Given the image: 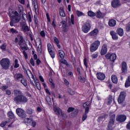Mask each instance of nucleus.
<instances>
[{
	"label": "nucleus",
	"instance_id": "nucleus-1",
	"mask_svg": "<svg viewBox=\"0 0 130 130\" xmlns=\"http://www.w3.org/2000/svg\"><path fill=\"white\" fill-rule=\"evenodd\" d=\"M9 16L10 19L15 21V23H19L20 20H21L19 13L16 11L12 9L10 10Z\"/></svg>",
	"mask_w": 130,
	"mask_h": 130
},
{
	"label": "nucleus",
	"instance_id": "nucleus-2",
	"mask_svg": "<svg viewBox=\"0 0 130 130\" xmlns=\"http://www.w3.org/2000/svg\"><path fill=\"white\" fill-rule=\"evenodd\" d=\"M14 101L17 104H19V103H22L24 104L25 103H27L28 102V98H27L25 96L20 94L17 96H16L14 99Z\"/></svg>",
	"mask_w": 130,
	"mask_h": 130
},
{
	"label": "nucleus",
	"instance_id": "nucleus-3",
	"mask_svg": "<svg viewBox=\"0 0 130 130\" xmlns=\"http://www.w3.org/2000/svg\"><path fill=\"white\" fill-rule=\"evenodd\" d=\"M0 64L4 70H9L11 66V61L9 58H3L0 61Z\"/></svg>",
	"mask_w": 130,
	"mask_h": 130
},
{
	"label": "nucleus",
	"instance_id": "nucleus-4",
	"mask_svg": "<svg viewBox=\"0 0 130 130\" xmlns=\"http://www.w3.org/2000/svg\"><path fill=\"white\" fill-rule=\"evenodd\" d=\"M100 45V41H96L90 45V51L91 52H94L98 49V47Z\"/></svg>",
	"mask_w": 130,
	"mask_h": 130
},
{
	"label": "nucleus",
	"instance_id": "nucleus-5",
	"mask_svg": "<svg viewBox=\"0 0 130 130\" xmlns=\"http://www.w3.org/2000/svg\"><path fill=\"white\" fill-rule=\"evenodd\" d=\"M16 113L18 116H19V117H21V118H25V117L27 116L26 112H25L24 110L21 108H17L16 109Z\"/></svg>",
	"mask_w": 130,
	"mask_h": 130
},
{
	"label": "nucleus",
	"instance_id": "nucleus-6",
	"mask_svg": "<svg viewBox=\"0 0 130 130\" xmlns=\"http://www.w3.org/2000/svg\"><path fill=\"white\" fill-rule=\"evenodd\" d=\"M126 95V92L125 91H122L120 93L119 98L118 99V102L119 104H121L124 101L125 99V96Z\"/></svg>",
	"mask_w": 130,
	"mask_h": 130
},
{
	"label": "nucleus",
	"instance_id": "nucleus-7",
	"mask_svg": "<svg viewBox=\"0 0 130 130\" xmlns=\"http://www.w3.org/2000/svg\"><path fill=\"white\" fill-rule=\"evenodd\" d=\"M47 47L49 53H50L52 58H54V57H55V52H54L53 51V48L52 47V46L51 44H50V43H49L47 45Z\"/></svg>",
	"mask_w": 130,
	"mask_h": 130
},
{
	"label": "nucleus",
	"instance_id": "nucleus-8",
	"mask_svg": "<svg viewBox=\"0 0 130 130\" xmlns=\"http://www.w3.org/2000/svg\"><path fill=\"white\" fill-rule=\"evenodd\" d=\"M107 59H110V61H114L116 59V55L114 53H108L106 55Z\"/></svg>",
	"mask_w": 130,
	"mask_h": 130
},
{
	"label": "nucleus",
	"instance_id": "nucleus-9",
	"mask_svg": "<svg viewBox=\"0 0 130 130\" xmlns=\"http://www.w3.org/2000/svg\"><path fill=\"white\" fill-rule=\"evenodd\" d=\"M126 120V116L124 115H119L117 116L116 120L119 121V122H124Z\"/></svg>",
	"mask_w": 130,
	"mask_h": 130
},
{
	"label": "nucleus",
	"instance_id": "nucleus-10",
	"mask_svg": "<svg viewBox=\"0 0 130 130\" xmlns=\"http://www.w3.org/2000/svg\"><path fill=\"white\" fill-rule=\"evenodd\" d=\"M36 45L37 46V50L38 52H41V48H42V45L41 43V39H40V38H38L37 39Z\"/></svg>",
	"mask_w": 130,
	"mask_h": 130
},
{
	"label": "nucleus",
	"instance_id": "nucleus-11",
	"mask_svg": "<svg viewBox=\"0 0 130 130\" xmlns=\"http://www.w3.org/2000/svg\"><path fill=\"white\" fill-rule=\"evenodd\" d=\"M111 5L113 8H119V7L121 6V4H120V1L119 0H113L111 2Z\"/></svg>",
	"mask_w": 130,
	"mask_h": 130
},
{
	"label": "nucleus",
	"instance_id": "nucleus-12",
	"mask_svg": "<svg viewBox=\"0 0 130 130\" xmlns=\"http://www.w3.org/2000/svg\"><path fill=\"white\" fill-rule=\"evenodd\" d=\"M90 28H91V25L90 24V23L86 22L85 23V25L82 27V31L84 33H88Z\"/></svg>",
	"mask_w": 130,
	"mask_h": 130
},
{
	"label": "nucleus",
	"instance_id": "nucleus-13",
	"mask_svg": "<svg viewBox=\"0 0 130 130\" xmlns=\"http://www.w3.org/2000/svg\"><path fill=\"white\" fill-rule=\"evenodd\" d=\"M14 80L16 82H19L20 80H22L23 78H24V76H23V74H20V73H16L14 75Z\"/></svg>",
	"mask_w": 130,
	"mask_h": 130
},
{
	"label": "nucleus",
	"instance_id": "nucleus-14",
	"mask_svg": "<svg viewBox=\"0 0 130 130\" xmlns=\"http://www.w3.org/2000/svg\"><path fill=\"white\" fill-rule=\"evenodd\" d=\"M114 121H115V114H113L111 116L108 126L113 127V126L114 125Z\"/></svg>",
	"mask_w": 130,
	"mask_h": 130
},
{
	"label": "nucleus",
	"instance_id": "nucleus-15",
	"mask_svg": "<svg viewBox=\"0 0 130 130\" xmlns=\"http://www.w3.org/2000/svg\"><path fill=\"white\" fill-rule=\"evenodd\" d=\"M106 53H107V44H104L102 46L101 54V55H105Z\"/></svg>",
	"mask_w": 130,
	"mask_h": 130
},
{
	"label": "nucleus",
	"instance_id": "nucleus-16",
	"mask_svg": "<svg viewBox=\"0 0 130 130\" xmlns=\"http://www.w3.org/2000/svg\"><path fill=\"white\" fill-rule=\"evenodd\" d=\"M32 6L34 8L36 14H38L39 13V9L38 8V3L36 0L32 1Z\"/></svg>",
	"mask_w": 130,
	"mask_h": 130
},
{
	"label": "nucleus",
	"instance_id": "nucleus-17",
	"mask_svg": "<svg viewBox=\"0 0 130 130\" xmlns=\"http://www.w3.org/2000/svg\"><path fill=\"white\" fill-rule=\"evenodd\" d=\"M19 46L20 47V48L22 49V50H23V55H24L25 58L27 59L28 58V55L27 54V53H26V51H25V50H27V48L26 46H25V44L24 45H19Z\"/></svg>",
	"mask_w": 130,
	"mask_h": 130
},
{
	"label": "nucleus",
	"instance_id": "nucleus-18",
	"mask_svg": "<svg viewBox=\"0 0 130 130\" xmlns=\"http://www.w3.org/2000/svg\"><path fill=\"white\" fill-rule=\"evenodd\" d=\"M17 37L19 41L18 43L19 45H24L25 44V40L23 38V37L21 35H18Z\"/></svg>",
	"mask_w": 130,
	"mask_h": 130
},
{
	"label": "nucleus",
	"instance_id": "nucleus-19",
	"mask_svg": "<svg viewBox=\"0 0 130 130\" xmlns=\"http://www.w3.org/2000/svg\"><path fill=\"white\" fill-rule=\"evenodd\" d=\"M96 77L98 80L102 81L105 79V75L102 73H98L96 74Z\"/></svg>",
	"mask_w": 130,
	"mask_h": 130
},
{
	"label": "nucleus",
	"instance_id": "nucleus-20",
	"mask_svg": "<svg viewBox=\"0 0 130 130\" xmlns=\"http://www.w3.org/2000/svg\"><path fill=\"white\" fill-rule=\"evenodd\" d=\"M122 73H126L127 72V66L126 62H122L121 63Z\"/></svg>",
	"mask_w": 130,
	"mask_h": 130
},
{
	"label": "nucleus",
	"instance_id": "nucleus-21",
	"mask_svg": "<svg viewBox=\"0 0 130 130\" xmlns=\"http://www.w3.org/2000/svg\"><path fill=\"white\" fill-rule=\"evenodd\" d=\"M110 34L113 40H117V39H118V36H117V35L116 34V32H115V31H110Z\"/></svg>",
	"mask_w": 130,
	"mask_h": 130
},
{
	"label": "nucleus",
	"instance_id": "nucleus-22",
	"mask_svg": "<svg viewBox=\"0 0 130 130\" xmlns=\"http://www.w3.org/2000/svg\"><path fill=\"white\" fill-rule=\"evenodd\" d=\"M54 112H55L56 114L57 115H58V117H59L60 112L61 113V112H62L61 109H60L58 107H56L54 106Z\"/></svg>",
	"mask_w": 130,
	"mask_h": 130
},
{
	"label": "nucleus",
	"instance_id": "nucleus-23",
	"mask_svg": "<svg viewBox=\"0 0 130 130\" xmlns=\"http://www.w3.org/2000/svg\"><path fill=\"white\" fill-rule=\"evenodd\" d=\"M117 34H118L119 36H123V35L124 34V32H123V29L121 28H117L116 30Z\"/></svg>",
	"mask_w": 130,
	"mask_h": 130
},
{
	"label": "nucleus",
	"instance_id": "nucleus-24",
	"mask_svg": "<svg viewBox=\"0 0 130 130\" xmlns=\"http://www.w3.org/2000/svg\"><path fill=\"white\" fill-rule=\"evenodd\" d=\"M108 25L110 27H114L116 25V21L114 19H111L109 21Z\"/></svg>",
	"mask_w": 130,
	"mask_h": 130
},
{
	"label": "nucleus",
	"instance_id": "nucleus-25",
	"mask_svg": "<svg viewBox=\"0 0 130 130\" xmlns=\"http://www.w3.org/2000/svg\"><path fill=\"white\" fill-rule=\"evenodd\" d=\"M22 29L23 32H28V31H30V29H29V26H28L27 24L25 23L22 24Z\"/></svg>",
	"mask_w": 130,
	"mask_h": 130
},
{
	"label": "nucleus",
	"instance_id": "nucleus-26",
	"mask_svg": "<svg viewBox=\"0 0 130 130\" xmlns=\"http://www.w3.org/2000/svg\"><path fill=\"white\" fill-rule=\"evenodd\" d=\"M58 56L61 58V59H63L64 58V52H63L62 50H59L58 51Z\"/></svg>",
	"mask_w": 130,
	"mask_h": 130
},
{
	"label": "nucleus",
	"instance_id": "nucleus-27",
	"mask_svg": "<svg viewBox=\"0 0 130 130\" xmlns=\"http://www.w3.org/2000/svg\"><path fill=\"white\" fill-rule=\"evenodd\" d=\"M74 111L75 114H78V113H79V110L78 109L75 110V108H74L73 107H69L68 110V112L70 113Z\"/></svg>",
	"mask_w": 130,
	"mask_h": 130
},
{
	"label": "nucleus",
	"instance_id": "nucleus-28",
	"mask_svg": "<svg viewBox=\"0 0 130 130\" xmlns=\"http://www.w3.org/2000/svg\"><path fill=\"white\" fill-rule=\"evenodd\" d=\"M59 14L61 17H66V13H64V10L63 7H60L59 9Z\"/></svg>",
	"mask_w": 130,
	"mask_h": 130
},
{
	"label": "nucleus",
	"instance_id": "nucleus-29",
	"mask_svg": "<svg viewBox=\"0 0 130 130\" xmlns=\"http://www.w3.org/2000/svg\"><path fill=\"white\" fill-rule=\"evenodd\" d=\"M98 33V29H94L93 30H92L91 32H90L89 34V35L90 36H96Z\"/></svg>",
	"mask_w": 130,
	"mask_h": 130
},
{
	"label": "nucleus",
	"instance_id": "nucleus-30",
	"mask_svg": "<svg viewBox=\"0 0 130 130\" xmlns=\"http://www.w3.org/2000/svg\"><path fill=\"white\" fill-rule=\"evenodd\" d=\"M112 82L114 83V84H117V82H118V80L117 79V77L115 75H112L111 77Z\"/></svg>",
	"mask_w": 130,
	"mask_h": 130
},
{
	"label": "nucleus",
	"instance_id": "nucleus-31",
	"mask_svg": "<svg viewBox=\"0 0 130 130\" xmlns=\"http://www.w3.org/2000/svg\"><path fill=\"white\" fill-rule=\"evenodd\" d=\"M125 87V88H128V87H130V76H128L127 79L126 80Z\"/></svg>",
	"mask_w": 130,
	"mask_h": 130
},
{
	"label": "nucleus",
	"instance_id": "nucleus-32",
	"mask_svg": "<svg viewBox=\"0 0 130 130\" xmlns=\"http://www.w3.org/2000/svg\"><path fill=\"white\" fill-rule=\"evenodd\" d=\"M20 82L24 87H27V80L26 79L23 78L21 79Z\"/></svg>",
	"mask_w": 130,
	"mask_h": 130
},
{
	"label": "nucleus",
	"instance_id": "nucleus-33",
	"mask_svg": "<svg viewBox=\"0 0 130 130\" xmlns=\"http://www.w3.org/2000/svg\"><path fill=\"white\" fill-rule=\"evenodd\" d=\"M35 84L38 90H41V86L39 83V80L35 81Z\"/></svg>",
	"mask_w": 130,
	"mask_h": 130
},
{
	"label": "nucleus",
	"instance_id": "nucleus-34",
	"mask_svg": "<svg viewBox=\"0 0 130 130\" xmlns=\"http://www.w3.org/2000/svg\"><path fill=\"white\" fill-rule=\"evenodd\" d=\"M8 117L10 118H11L13 119V118H15V115H14V113H13V112L10 111L8 113Z\"/></svg>",
	"mask_w": 130,
	"mask_h": 130
},
{
	"label": "nucleus",
	"instance_id": "nucleus-35",
	"mask_svg": "<svg viewBox=\"0 0 130 130\" xmlns=\"http://www.w3.org/2000/svg\"><path fill=\"white\" fill-rule=\"evenodd\" d=\"M71 22L72 25H75V19H74V15L73 14L71 15V21H69V25H71Z\"/></svg>",
	"mask_w": 130,
	"mask_h": 130
},
{
	"label": "nucleus",
	"instance_id": "nucleus-36",
	"mask_svg": "<svg viewBox=\"0 0 130 130\" xmlns=\"http://www.w3.org/2000/svg\"><path fill=\"white\" fill-rule=\"evenodd\" d=\"M46 101L48 104H49V105H51L52 103H51V99L50 98V96H46Z\"/></svg>",
	"mask_w": 130,
	"mask_h": 130
},
{
	"label": "nucleus",
	"instance_id": "nucleus-37",
	"mask_svg": "<svg viewBox=\"0 0 130 130\" xmlns=\"http://www.w3.org/2000/svg\"><path fill=\"white\" fill-rule=\"evenodd\" d=\"M78 79L79 80L80 82H81V83H85L86 81V79L84 77L79 76Z\"/></svg>",
	"mask_w": 130,
	"mask_h": 130
},
{
	"label": "nucleus",
	"instance_id": "nucleus-38",
	"mask_svg": "<svg viewBox=\"0 0 130 130\" xmlns=\"http://www.w3.org/2000/svg\"><path fill=\"white\" fill-rule=\"evenodd\" d=\"M88 16H89V17H95V13L93 12L92 11H89L88 12Z\"/></svg>",
	"mask_w": 130,
	"mask_h": 130
},
{
	"label": "nucleus",
	"instance_id": "nucleus-39",
	"mask_svg": "<svg viewBox=\"0 0 130 130\" xmlns=\"http://www.w3.org/2000/svg\"><path fill=\"white\" fill-rule=\"evenodd\" d=\"M96 16L97 17V18H102L103 17H104L102 15V13H101V12L100 11H98L96 13Z\"/></svg>",
	"mask_w": 130,
	"mask_h": 130
},
{
	"label": "nucleus",
	"instance_id": "nucleus-40",
	"mask_svg": "<svg viewBox=\"0 0 130 130\" xmlns=\"http://www.w3.org/2000/svg\"><path fill=\"white\" fill-rule=\"evenodd\" d=\"M112 103V98H110L106 101V103L107 105H110Z\"/></svg>",
	"mask_w": 130,
	"mask_h": 130
},
{
	"label": "nucleus",
	"instance_id": "nucleus-41",
	"mask_svg": "<svg viewBox=\"0 0 130 130\" xmlns=\"http://www.w3.org/2000/svg\"><path fill=\"white\" fill-rule=\"evenodd\" d=\"M76 14L78 17H81V16H85V14L83 13V12L78 10L77 11Z\"/></svg>",
	"mask_w": 130,
	"mask_h": 130
},
{
	"label": "nucleus",
	"instance_id": "nucleus-42",
	"mask_svg": "<svg viewBox=\"0 0 130 130\" xmlns=\"http://www.w3.org/2000/svg\"><path fill=\"white\" fill-rule=\"evenodd\" d=\"M34 110L31 108L27 109L26 110V113L27 114H33Z\"/></svg>",
	"mask_w": 130,
	"mask_h": 130
},
{
	"label": "nucleus",
	"instance_id": "nucleus-43",
	"mask_svg": "<svg viewBox=\"0 0 130 130\" xmlns=\"http://www.w3.org/2000/svg\"><path fill=\"white\" fill-rule=\"evenodd\" d=\"M91 105V103L90 102H87L85 103H84L83 105V107L87 108L88 106Z\"/></svg>",
	"mask_w": 130,
	"mask_h": 130
},
{
	"label": "nucleus",
	"instance_id": "nucleus-44",
	"mask_svg": "<svg viewBox=\"0 0 130 130\" xmlns=\"http://www.w3.org/2000/svg\"><path fill=\"white\" fill-rule=\"evenodd\" d=\"M10 31L12 34H18V31H17V29H14V28H11Z\"/></svg>",
	"mask_w": 130,
	"mask_h": 130
},
{
	"label": "nucleus",
	"instance_id": "nucleus-45",
	"mask_svg": "<svg viewBox=\"0 0 130 130\" xmlns=\"http://www.w3.org/2000/svg\"><path fill=\"white\" fill-rule=\"evenodd\" d=\"M20 67V65L18 63V59H15V65H14V68L15 69H18Z\"/></svg>",
	"mask_w": 130,
	"mask_h": 130
},
{
	"label": "nucleus",
	"instance_id": "nucleus-46",
	"mask_svg": "<svg viewBox=\"0 0 130 130\" xmlns=\"http://www.w3.org/2000/svg\"><path fill=\"white\" fill-rule=\"evenodd\" d=\"M68 92L70 95H75V91L72 89V88H69Z\"/></svg>",
	"mask_w": 130,
	"mask_h": 130
},
{
	"label": "nucleus",
	"instance_id": "nucleus-47",
	"mask_svg": "<svg viewBox=\"0 0 130 130\" xmlns=\"http://www.w3.org/2000/svg\"><path fill=\"white\" fill-rule=\"evenodd\" d=\"M14 94L15 95H21V94H22V91L16 89L14 90Z\"/></svg>",
	"mask_w": 130,
	"mask_h": 130
},
{
	"label": "nucleus",
	"instance_id": "nucleus-48",
	"mask_svg": "<svg viewBox=\"0 0 130 130\" xmlns=\"http://www.w3.org/2000/svg\"><path fill=\"white\" fill-rule=\"evenodd\" d=\"M91 57L92 58H93V59L95 58H97V57H98V53H94V54H92L91 55Z\"/></svg>",
	"mask_w": 130,
	"mask_h": 130
},
{
	"label": "nucleus",
	"instance_id": "nucleus-49",
	"mask_svg": "<svg viewBox=\"0 0 130 130\" xmlns=\"http://www.w3.org/2000/svg\"><path fill=\"white\" fill-rule=\"evenodd\" d=\"M19 15L21 16V15H22V14H23V7H19Z\"/></svg>",
	"mask_w": 130,
	"mask_h": 130
},
{
	"label": "nucleus",
	"instance_id": "nucleus-50",
	"mask_svg": "<svg viewBox=\"0 0 130 130\" xmlns=\"http://www.w3.org/2000/svg\"><path fill=\"white\" fill-rule=\"evenodd\" d=\"M64 32H68V28H67V24H63L62 25Z\"/></svg>",
	"mask_w": 130,
	"mask_h": 130
},
{
	"label": "nucleus",
	"instance_id": "nucleus-51",
	"mask_svg": "<svg viewBox=\"0 0 130 130\" xmlns=\"http://www.w3.org/2000/svg\"><path fill=\"white\" fill-rule=\"evenodd\" d=\"M11 21L10 22V26H11V27H13V26H14V23H16V20H13V19H10Z\"/></svg>",
	"mask_w": 130,
	"mask_h": 130
},
{
	"label": "nucleus",
	"instance_id": "nucleus-52",
	"mask_svg": "<svg viewBox=\"0 0 130 130\" xmlns=\"http://www.w3.org/2000/svg\"><path fill=\"white\" fill-rule=\"evenodd\" d=\"M61 117L62 118V119H66V114H64V113L63 112H61Z\"/></svg>",
	"mask_w": 130,
	"mask_h": 130
},
{
	"label": "nucleus",
	"instance_id": "nucleus-53",
	"mask_svg": "<svg viewBox=\"0 0 130 130\" xmlns=\"http://www.w3.org/2000/svg\"><path fill=\"white\" fill-rule=\"evenodd\" d=\"M86 119H87V114H84L82 118V120H83V121H85Z\"/></svg>",
	"mask_w": 130,
	"mask_h": 130
},
{
	"label": "nucleus",
	"instance_id": "nucleus-54",
	"mask_svg": "<svg viewBox=\"0 0 130 130\" xmlns=\"http://www.w3.org/2000/svg\"><path fill=\"white\" fill-rule=\"evenodd\" d=\"M6 92V94H7V95H11L12 94V91H11V90L7 89L5 90Z\"/></svg>",
	"mask_w": 130,
	"mask_h": 130
},
{
	"label": "nucleus",
	"instance_id": "nucleus-55",
	"mask_svg": "<svg viewBox=\"0 0 130 130\" xmlns=\"http://www.w3.org/2000/svg\"><path fill=\"white\" fill-rule=\"evenodd\" d=\"M126 30L127 32H129L130 31V24H127L126 25Z\"/></svg>",
	"mask_w": 130,
	"mask_h": 130
},
{
	"label": "nucleus",
	"instance_id": "nucleus-56",
	"mask_svg": "<svg viewBox=\"0 0 130 130\" xmlns=\"http://www.w3.org/2000/svg\"><path fill=\"white\" fill-rule=\"evenodd\" d=\"M30 121H31V119L29 118H26L24 120L25 122L26 123H30Z\"/></svg>",
	"mask_w": 130,
	"mask_h": 130
},
{
	"label": "nucleus",
	"instance_id": "nucleus-57",
	"mask_svg": "<svg viewBox=\"0 0 130 130\" xmlns=\"http://www.w3.org/2000/svg\"><path fill=\"white\" fill-rule=\"evenodd\" d=\"M84 64L86 66V68H88V64L87 63V58H85L83 60Z\"/></svg>",
	"mask_w": 130,
	"mask_h": 130
},
{
	"label": "nucleus",
	"instance_id": "nucleus-58",
	"mask_svg": "<svg viewBox=\"0 0 130 130\" xmlns=\"http://www.w3.org/2000/svg\"><path fill=\"white\" fill-rule=\"evenodd\" d=\"M8 88H9V86H3L1 87L2 90H3V91H6V90H7V89H8Z\"/></svg>",
	"mask_w": 130,
	"mask_h": 130
},
{
	"label": "nucleus",
	"instance_id": "nucleus-59",
	"mask_svg": "<svg viewBox=\"0 0 130 130\" xmlns=\"http://www.w3.org/2000/svg\"><path fill=\"white\" fill-rule=\"evenodd\" d=\"M30 63H31V64H32V66L33 67H34V66H35V64L34 63V60L33 59V58H31V59L30 60Z\"/></svg>",
	"mask_w": 130,
	"mask_h": 130
},
{
	"label": "nucleus",
	"instance_id": "nucleus-60",
	"mask_svg": "<svg viewBox=\"0 0 130 130\" xmlns=\"http://www.w3.org/2000/svg\"><path fill=\"white\" fill-rule=\"evenodd\" d=\"M40 35L42 37H45V32L42 30L40 32Z\"/></svg>",
	"mask_w": 130,
	"mask_h": 130
},
{
	"label": "nucleus",
	"instance_id": "nucleus-61",
	"mask_svg": "<svg viewBox=\"0 0 130 130\" xmlns=\"http://www.w3.org/2000/svg\"><path fill=\"white\" fill-rule=\"evenodd\" d=\"M54 41L56 43H59V41L58 40V39H57L56 37H54L53 38Z\"/></svg>",
	"mask_w": 130,
	"mask_h": 130
},
{
	"label": "nucleus",
	"instance_id": "nucleus-62",
	"mask_svg": "<svg viewBox=\"0 0 130 130\" xmlns=\"http://www.w3.org/2000/svg\"><path fill=\"white\" fill-rule=\"evenodd\" d=\"M103 118H104V117L103 116L99 117V118L98 119V121H99V122H100L101 120L103 119Z\"/></svg>",
	"mask_w": 130,
	"mask_h": 130
},
{
	"label": "nucleus",
	"instance_id": "nucleus-63",
	"mask_svg": "<svg viewBox=\"0 0 130 130\" xmlns=\"http://www.w3.org/2000/svg\"><path fill=\"white\" fill-rule=\"evenodd\" d=\"M7 47V46L6 45H3L2 46H1V49L3 50H6V48Z\"/></svg>",
	"mask_w": 130,
	"mask_h": 130
},
{
	"label": "nucleus",
	"instance_id": "nucleus-64",
	"mask_svg": "<svg viewBox=\"0 0 130 130\" xmlns=\"http://www.w3.org/2000/svg\"><path fill=\"white\" fill-rule=\"evenodd\" d=\"M113 127L108 126L107 130H113Z\"/></svg>",
	"mask_w": 130,
	"mask_h": 130
}]
</instances>
